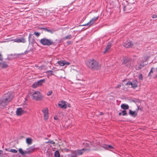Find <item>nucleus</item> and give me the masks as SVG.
<instances>
[{"instance_id": "18", "label": "nucleus", "mask_w": 157, "mask_h": 157, "mask_svg": "<svg viewBox=\"0 0 157 157\" xmlns=\"http://www.w3.org/2000/svg\"><path fill=\"white\" fill-rule=\"evenodd\" d=\"M129 114L132 116L135 117L137 115V112L136 111H133L131 110H129Z\"/></svg>"}, {"instance_id": "13", "label": "nucleus", "mask_w": 157, "mask_h": 157, "mask_svg": "<svg viewBox=\"0 0 157 157\" xmlns=\"http://www.w3.org/2000/svg\"><path fill=\"white\" fill-rule=\"evenodd\" d=\"M133 44L132 41H127L125 43H124L123 44V46L126 48H131L133 46Z\"/></svg>"}, {"instance_id": "46", "label": "nucleus", "mask_w": 157, "mask_h": 157, "mask_svg": "<svg viewBox=\"0 0 157 157\" xmlns=\"http://www.w3.org/2000/svg\"><path fill=\"white\" fill-rule=\"evenodd\" d=\"M67 43L68 44H70L71 43V41H68L67 42Z\"/></svg>"}, {"instance_id": "4", "label": "nucleus", "mask_w": 157, "mask_h": 157, "mask_svg": "<svg viewBox=\"0 0 157 157\" xmlns=\"http://www.w3.org/2000/svg\"><path fill=\"white\" fill-rule=\"evenodd\" d=\"M87 150V149L83 148L81 150H78L74 151H72L70 155V156L71 157H77L78 155H82L85 151Z\"/></svg>"}, {"instance_id": "15", "label": "nucleus", "mask_w": 157, "mask_h": 157, "mask_svg": "<svg viewBox=\"0 0 157 157\" xmlns=\"http://www.w3.org/2000/svg\"><path fill=\"white\" fill-rule=\"evenodd\" d=\"M35 149L34 146H33L27 148L25 151V153L26 154H29L33 151Z\"/></svg>"}, {"instance_id": "45", "label": "nucleus", "mask_w": 157, "mask_h": 157, "mask_svg": "<svg viewBox=\"0 0 157 157\" xmlns=\"http://www.w3.org/2000/svg\"><path fill=\"white\" fill-rule=\"evenodd\" d=\"M14 40H15V39H9V41H14Z\"/></svg>"}, {"instance_id": "48", "label": "nucleus", "mask_w": 157, "mask_h": 157, "mask_svg": "<svg viewBox=\"0 0 157 157\" xmlns=\"http://www.w3.org/2000/svg\"><path fill=\"white\" fill-rule=\"evenodd\" d=\"M67 107H70V104H69L68 103H67Z\"/></svg>"}, {"instance_id": "43", "label": "nucleus", "mask_w": 157, "mask_h": 157, "mask_svg": "<svg viewBox=\"0 0 157 157\" xmlns=\"http://www.w3.org/2000/svg\"><path fill=\"white\" fill-rule=\"evenodd\" d=\"M128 7H129V5H128L126 6H124V9H126V10H127L128 9Z\"/></svg>"}, {"instance_id": "11", "label": "nucleus", "mask_w": 157, "mask_h": 157, "mask_svg": "<svg viewBox=\"0 0 157 157\" xmlns=\"http://www.w3.org/2000/svg\"><path fill=\"white\" fill-rule=\"evenodd\" d=\"M58 106L61 108L66 109L67 107V105L66 101H61L59 102Z\"/></svg>"}, {"instance_id": "17", "label": "nucleus", "mask_w": 157, "mask_h": 157, "mask_svg": "<svg viewBox=\"0 0 157 157\" xmlns=\"http://www.w3.org/2000/svg\"><path fill=\"white\" fill-rule=\"evenodd\" d=\"M101 147L105 149L110 150L113 149V147L111 145H107L106 144L103 145Z\"/></svg>"}, {"instance_id": "40", "label": "nucleus", "mask_w": 157, "mask_h": 157, "mask_svg": "<svg viewBox=\"0 0 157 157\" xmlns=\"http://www.w3.org/2000/svg\"><path fill=\"white\" fill-rule=\"evenodd\" d=\"M151 17L153 18H155L157 17V15L156 14H152V15Z\"/></svg>"}, {"instance_id": "23", "label": "nucleus", "mask_w": 157, "mask_h": 157, "mask_svg": "<svg viewBox=\"0 0 157 157\" xmlns=\"http://www.w3.org/2000/svg\"><path fill=\"white\" fill-rule=\"evenodd\" d=\"M45 82V80L44 79H41L36 82L38 86H40L42 85V84L44 83Z\"/></svg>"}, {"instance_id": "1", "label": "nucleus", "mask_w": 157, "mask_h": 157, "mask_svg": "<svg viewBox=\"0 0 157 157\" xmlns=\"http://www.w3.org/2000/svg\"><path fill=\"white\" fill-rule=\"evenodd\" d=\"M13 98V96L10 93L8 92L5 94L0 100V108H3L7 105L11 101Z\"/></svg>"}, {"instance_id": "51", "label": "nucleus", "mask_w": 157, "mask_h": 157, "mask_svg": "<svg viewBox=\"0 0 157 157\" xmlns=\"http://www.w3.org/2000/svg\"><path fill=\"white\" fill-rule=\"evenodd\" d=\"M121 86V85H118L117 86V87H118V88H119Z\"/></svg>"}, {"instance_id": "26", "label": "nucleus", "mask_w": 157, "mask_h": 157, "mask_svg": "<svg viewBox=\"0 0 157 157\" xmlns=\"http://www.w3.org/2000/svg\"><path fill=\"white\" fill-rule=\"evenodd\" d=\"M55 157H60V154L58 150L56 151L54 153Z\"/></svg>"}, {"instance_id": "29", "label": "nucleus", "mask_w": 157, "mask_h": 157, "mask_svg": "<svg viewBox=\"0 0 157 157\" xmlns=\"http://www.w3.org/2000/svg\"><path fill=\"white\" fill-rule=\"evenodd\" d=\"M58 64L61 66H63L65 65L64 61H59L58 62Z\"/></svg>"}, {"instance_id": "19", "label": "nucleus", "mask_w": 157, "mask_h": 157, "mask_svg": "<svg viewBox=\"0 0 157 157\" xmlns=\"http://www.w3.org/2000/svg\"><path fill=\"white\" fill-rule=\"evenodd\" d=\"M153 73L156 76H157V68H152L149 73V75L151 74V73Z\"/></svg>"}, {"instance_id": "49", "label": "nucleus", "mask_w": 157, "mask_h": 157, "mask_svg": "<svg viewBox=\"0 0 157 157\" xmlns=\"http://www.w3.org/2000/svg\"><path fill=\"white\" fill-rule=\"evenodd\" d=\"M122 112H120L119 113V115H120V116H121V115H122Z\"/></svg>"}, {"instance_id": "28", "label": "nucleus", "mask_w": 157, "mask_h": 157, "mask_svg": "<svg viewBox=\"0 0 157 157\" xmlns=\"http://www.w3.org/2000/svg\"><path fill=\"white\" fill-rule=\"evenodd\" d=\"M42 29H44V30H45V31H46L47 32L50 33H53L54 32L53 30L48 29L46 28H42Z\"/></svg>"}, {"instance_id": "41", "label": "nucleus", "mask_w": 157, "mask_h": 157, "mask_svg": "<svg viewBox=\"0 0 157 157\" xmlns=\"http://www.w3.org/2000/svg\"><path fill=\"white\" fill-rule=\"evenodd\" d=\"M64 62L65 63V65H69L70 64V63H69L68 62H67L66 61H64Z\"/></svg>"}, {"instance_id": "37", "label": "nucleus", "mask_w": 157, "mask_h": 157, "mask_svg": "<svg viewBox=\"0 0 157 157\" xmlns=\"http://www.w3.org/2000/svg\"><path fill=\"white\" fill-rule=\"evenodd\" d=\"M52 91H49L48 92L47 95L48 96H50L52 94Z\"/></svg>"}, {"instance_id": "2", "label": "nucleus", "mask_w": 157, "mask_h": 157, "mask_svg": "<svg viewBox=\"0 0 157 157\" xmlns=\"http://www.w3.org/2000/svg\"><path fill=\"white\" fill-rule=\"evenodd\" d=\"M86 66L92 70H98L101 68L100 64L94 59H89L86 62Z\"/></svg>"}, {"instance_id": "38", "label": "nucleus", "mask_w": 157, "mask_h": 157, "mask_svg": "<svg viewBox=\"0 0 157 157\" xmlns=\"http://www.w3.org/2000/svg\"><path fill=\"white\" fill-rule=\"evenodd\" d=\"M139 80H142L143 79V76L142 75V74H140L139 75Z\"/></svg>"}, {"instance_id": "36", "label": "nucleus", "mask_w": 157, "mask_h": 157, "mask_svg": "<svg viewBox=\"0 0 157 157\" xmlns=\"http://www.w3.org/2000/svg\"><path fill=\"white\" fill-rule=\"evenodd\" d=\"M34 34H35V35L37 37L39 36L40 35V33L38 32H35L34 33Z\"/></svg>"}, {"instance_id": "30", "label": "nucleus", "mask_w": 157, "mask_h": 157, "mask_svg": "<svg viewBox=\"0 0 157 157\" xmlns=\"http://www.w3.org/2000/svg\"><path fill=\"white\" fill-rule=\"evenodd\" d=\"M19 152L22 155H24L26 153L25 151L24 152L23 151L21 148H19L18 150Z\"/></svg>"}, {"instance_id": "6", "label": "nucleus", "mask_w": 157, "mask_h": 157, "mask_svg": "<svg viewBox=\"0 0 157 157\" xmlns=\"http://www.w3.org/2000/svg\"><path fill=\"white\" fill-rule=\"evenodd\" d=\"M134 60V59H132L125 57L123 58V63L125 65L128 67H130L132 66L131 62Z\"/></svg>"}, {"instance_id": "20", "label": "nucleus", "mask_w": 157, "mask_h": 157, "mask_svg": "<svg viewBox=\"0 0 157 157\" xmlns=\"http://www.w3.org/2000/svg\"><path fill=\"white\" fill-rule=\"evenodd\" d=\"M121 108L124 109H127L129 108V106L128 105L122 104L121 105Z\"/></svg>"}, {"instance_id": "24", "label": "nucleus", "mask_w": 157, "mask_h": 157, "mask_svg": "<svg viewBox=\"0 0 157 157\" xmlns=\"http://www.w3.org/2000/svg\"><path fill=\"white\" fill-rule=\"evenodd\" d=\"M26 142L29 145L31 144L32 142V140L30 138H27L26 139Z\"/></svg>"}, {"instance_id": "44", "label": "nucleus", "mask_w": 157, "mask_h": 157, "mask_svg": "<svg viewBox=\"0 0 157 157\" xmlns=\"http://www.w3.org/2000/svg\"><path fill=\"white\" fill-rule=\"evenodd\" d=\"M90 145H93L94 146H95V145L94 144V141H93V142H92L90 143Z\"/></svg>"}, {"instance_id": "31", "label": "nucleus", "mask_w": 157, "mask_h": 157, "mask_svg": "<svg viewBox=\"0 0 157 157\" xmlns=\"http://www.w3.org/2000/svg\"><path fill=\"white\" fill-rule=\"evenodd\" d=\"M46 143H50L51 144H55V142L53 140H49L48 141L46 142Z\"/></svg>"}, {"instance_id": "8", "label": "nucleus", "mask_w": 157, "mask_h": 157, "mask_svg": "<svg viewBox=\"0 0 157 157\" xmlns=\"http://www.w3.org/2000/svg\"><path fill=\"white\" fill-rule=\"evenodd\" d=\"M126 85H131L132 88H135L138 86L137 82L136 80H134L132 82L128 81L126 84Z\"/></svg>"}, {"instance_id": "42", "label": "nucleus", "mask_w": 157, "mask_h": 157, "mask_svg": "<svg viewBox=\"0 0 157 157\" xmlns=\"http://www.w3.org/2000/svg\"><path fill=\"white\" fill-rule=\"evenodd\" d=\"M3 59L2 56V55L0 53V61H2Z\"/></svg>"}, {"instance_id": "52", "label": "nucleus", "mask_w": 157, "mask_h": 157, "mask_svg": "<svg viewBox=\"0 0 157 157\" xmlns=\"http://www.w3.org/2000/svg\"><path fill=\"white\" fill-rule=\"evenodd\" d=\"M136 57V55H134V57Z\"/></svg>"}, {"instance_id": "32", "label": "nucleus", "mask_w": 157, "mask_h": 157, "mask_svg": "<svg viewBox=\"0 0 157 157\" xmlns=\"http://www.w3.org/2000/svg\"><path fill=\"white\" fill-rule=\"evenodd\" d=\"M29 51L26 50V51H25L24 52L18 54V55H26V54H27V53H29Z\"/></svg>"}, {"instance_id": "34", "label": "nucleus", "mask_w": 157, "mask_h": 157, "mask_svg": "<svg viewBox=\"0 0 157 157\" xmlns=\"http://www.w3.org/2000/svg\"><path fill=\"white\" fill-rule=\"evenodd\" d=\"M9 151H11V152L14 153H16L17 152V151L16 150L14 149H10V150Z\"/></svg>"}, {"instance_id": "12", "label": "nucleus", "mask_w": 157, "mask_h": 157, "mask_svg": "<svg viewBox=\"0 0 157 157\" xmlns=\"http://www.w3.org/2000/svg\"><path fill=\"white\" fill-rule=\"evenodd\" d=\"M17 115V116H20L26 113V111L22 108H19L17 109L16 111Z\"/></svg>"}, {"instance_id": "27", "label": "nucleus", "mask_w": 157, "mask_h": 157, "mask_svg": "<svg viewBox=\"0 0 157 157\" xmlns=\"http://www.w3.org/2000/svg\"><path fill=\"white\" fill-rule=\"evenodd\" d=\"M73 36L71 34L65 36L64 38L65 40H69L71 39Z\"/></svg>"}, {"instance_id": "7", "label": "nucleus", "mask_w": 157, "mask_h": 157, "mask_svg": "<svg viewBox=\"0 0 157 157\" xmlns=\"http://www.w3.org/2000/svg\"><path fill=\"white\" fill-rule=\"evenodd\" d=\"M98 18V16L97 17H94L92 18L88 23L83 25H82V26H87L88 27H90L93 24H94L95 21H97Z\"/></svg>"}, {"instance_id": "14", "label": "nucleus", "mask_w": 157, "mask_h": 157, "mask_svg": "<svg viewBox=\"0 0 157 157\" xmlns=\"http://www.w3.org/2000/svg\"><path fill=\"white\" fill-rule=\"evenodd\" d=\"M28 40L29 43L34 44L35 42L34 37L33 36V35L31 33H29V37Z\"/></svg>"}, {"instance_id": "9", "label": "nucleus", "mask_w": 157, "mask_h": 157, "mask_svg": "<svg viewBox=\"0 0 157 157\" xmlns=\"http://www.w3.org/2000/svg\"><path fill=\"white\" fill-rule=\"evenodd\" d=\"M44 114V117L45 120H47L48 118V109L47 108H45L42 110Z\"/></svg>"}, {"instance_id": "35", "label": "nucleus", "mask_w": 157, "mask_h": 157, "mask_svg": "<svg viewBox=\"0 0 157 157\" xmlns=\"http://www.w3.org/2000/svg\"><path fill=\"white\" fill-rule=\"evenodd\" d=\"M122 115L123 116H126L127 115L126 111L125 110H124L122 111Z\"/></svg>"}, {"instance_id": "39", "label": "nucleus", "mask_w": 157, "mask_h": 157, "mask_svg": "<svg viewBox=\"0 0 157 157\" xmlns=\"http://www.w3.org/2000/svg\"><path fill=\"white\" fill-rule=\"evenodd\" d=\"M47 72L49 73L50 75H53V71H51V70L48 71H47Z\"/></svg>"}, {"instance_id": "21", "label": "nucleus", "mask_w": 157, "mask_h": 157, "mask_svg": "<svg viewBox=\"0 0 157 157\" xmlns=\"http://www.w3.org/2000/svg\"><path fill=\"white\" fill-rule=\"evenodd\" d=\"M111 46V44L110 43H109L105 48V49L104 51V53H105L107 52L109 50Z\"/></svg>"}, {"instance_id": "22", "label": "nucleus", "mask_w": 157, "mask_h": 157, "mask_svg": "<svg viewBox=\"0 0 157 157\" xmlns=\"http://www.w3.org/2000/svg\"><path fill=\"white\" fill-rule=\"evenodd\" d=\"M0 66L2 68H5L8 66V65L5 62L0 63Z\"/></svg>"}, {"instance_id": "10", "label": "nucleus", "mask_w": 157, "mask_h": 157, "mask_svg": "<svg viewBox=\"0 0 157 157\" xmlns=\"http://www.w3.org/2000/svg\"><path fill=\"white\" fill-rule=\"evenodd\" d=\"M141 60L138 61L137 64L135 66V68L136 70L141 69L144 66V64L143 62H140Z\"/></svg>"}, {"instance_id": "5", "label": "nucleus", "mask_w": 157, "mask_h": 157, "mask_svg": "<svg viewBox=\"0 0 157 157\" xmlns=\"http://www.w3.org/2000/svg\"><path fill=\"white\" fill-rule=\"evenodd\" d=\"M31 95L32 99L36 101L41 100L43 98L40 93L38 91H35Z\"/></svg>"}, {"instance_id": "33", "label": "nucleus", "mask_w": 157, "mask_h": 157, "mask_svg": "<svg viewBox=\"0 0 157 157\" xmlns=\"http://www.w3.org/2000/svg\"><path fill=\"white\" fill-rule=\"evenodd\" d=\"M39 86L36 82L35 83L32 85V87L33 88H36L37 86Z\"/></svg>"}, {"instance_id": "3", "label": "nucleus", "mask_w": 157, "mask_h": 157, "mask_svg": "<svg viewBox=\"0 0 157 157\" xmlns=\"http://www.w3.org/2000/svg\"><path fill=\"white\" fill-rule=\"evenodd\" d=\"M40 42L43 45L48 46L53 45L54 44V42L52 40L46 38H44L40 39Z\"/></svg>"}, {"instance_id": "50", "label": "nucleus", "mask_w": 157, "mask_h": 157, "mask_svg": "<svg viewBox=\"0 0 157 157\" xmlns=\"http://www.w3.org/2000/svg\"><path fill=\"white\" fill-rule=\"evenodd\" d=\"M3 152V151L1 150H0V155L1 154H2Z\"/></svg>"}, {"instance_id": "47", "label": "nucleus", "mask_w": 157, "mask_h": 157, "mask_svg": "<svg viewBox=\"0 0 157 157\" xmlns=\"http://www.w3.org/2000/svg\"><path fill=\"white\" fill-rule=\"evenodd\" d=\"M54 119L55 120H57L58 119V118L57 116H56L54 117Z\"/></svg>"}, {"instance_id": "25", "label": "nucleus", "mask_w": 157, "mask_h": 157, "mask_svg": "<svg viewBox=\"0 0 157 157\" xmlns=\"http://www.w3.org/2000/svg\"><path fill=\"white\" fill-rule=\"evenodd\" d=\"M144 60H143V58L142 59H139L138 61H139L140 60H141L140 61V62H143V63H144V62H145L146 61L147 59H148V56H145L144 57Z\"/></svg>"}, {"instance_id": "16", "label": "nucleus", "mask_w": 157, "mask_h": 157, "mask_svg": "<svg viewBox=\"0 0 157 157\" xmlns=\"http://www.w3.org/2000/svg\"><path fill=\"white\" fill-rule=\"evenodd\" d=\"M26 41L25 38H21L20 39H15L14 42L17 43H24L26 42Z\"/></svg>"}]
</instances>
